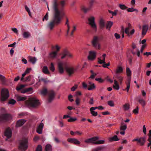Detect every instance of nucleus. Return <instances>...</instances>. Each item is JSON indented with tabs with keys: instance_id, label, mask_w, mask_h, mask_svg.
<instances>
[{
	"instance_id": "f257e3e1",
	"label": "nucleus",
	"mask_w": 151,
	"mask_h": 151,
	"mask_svg": "<svg viewBox=\"0 0 151 151\" xmlns=\"http://www.w3.org/2000/svg\"><path fill=\"white\" fill-rule=\"evenodd\" d=\"M58 0H53L52 9L53 11V15L51 20L56 25L60 24L61 21V12L59 9Z\"/></svg>"
},
{
	"instance_id": "f03ea898",
	"label": "nucleus",
	"mask_w": 151,
	"mask_h": 151,
	"mask_svg": "<svg viewBox=\"0 0 151 151\" xmlns=\"http://www.w3.org/2000/svg\"><path fill=\"white\" fill-rule=\"evenodd\" d=\"M26 106L29 108H35L38 106L40 103L36 97L30 98L25 102Z\"/></svg>"
},
{
	"instance_id": "7ed1b4c3",
	"label": "nucleus",
	"mask_w": 151,
	"mask_h": 151,
	"mask_svg": "<svg viewBox=\"0 0 151 151\" xmlns=\"http://www.w3.org/2000/svg\"><path fill=\"white\" fill-rule=\"evenodd\" d=\"M99 139V137H95L90 138H88L84 140V142L86 143H93L96 144H103L104 143L105 141L104 140H99L96 141Z\"/></svg>"
},
{
	"instance_id": "20e7f679",
	"label": "nucleus",
	"mask_w": 151,
	"mask_h": 151,
	"mask_svg": "<svg viewBox=\"0 0 151 151\" xmlns=\"http://www.w3.org/2000/svg\"><path fill=\"white\" fill-rule=\"evenodd\" d=\"M28 138L23 139L20 142L19 149L21 151H25L27 148Z\"/></svg>"
},
{
	"instance_id": "39448f33",
	"label": "nucleus",
	"mask_w": 151,
	"mask_h": 151,
	"mask_svg": "<svg viewBox=\"0 0 151 151\" xmlns=\"http://www.w3.org/2000/svg\"><path fill=\"white\" fill-rule=\"evenodd\" d=\"M12 119L11 115L9 114H4L0 116V123L8 122Z\"/></svg>"
},
{
	"instance_id": "423d86ee",
	"label": "nucleus",
	"mask_w": 151,
	"mask_h": 151,
	"mask_svg": "<svg viewBox=\"0 0 151 151\" xmlns=\"http://www.w3.org/2000/svg\"><path fill=\"white\" fill-rule=\"evenodd\" d=\"M1 100L4 101L6 100L9 96V93L8 91L6 89H3L1 90Z\"/></svg>"
},
{
	"instance_id": "0eeeda50",
	"label": "nucleus",
	"mask_w": 151,
	"mask_h": 151,
	"mask_svg": "<svg viewBox=\"0 0 151 151\" xmlns=\"http://www.w3.org/2000/svg\"><path fill=\"white\" fill-rule=\"evenodd\" d=\"M89 24L92 29L93 30L95 31L97 30V26L95 22V18L93 16L91 17L88 19Z\"/></svg>"
},
{
	"instance_id": "6e6552de",
	"label": "nucleus",
	"mask_w": 151,
	"mask_h": 151,
	"mask_svg": "<svg viewBox=\"0 0 151 151\" xmlns=\"http://www.w3.org/2000/svg\"><path fill=\"white\" fill-rule=\"evenodd\" d=\"M99 38L97 36L94 37L92 41L93 46L96 48L99 49L100 48L101 46L99 43Z\"/></svg>"
},
{
	"instance_id": "1a4fd4ad",
	"label": "nucleus",
	"mask_w": 151,
	"mask_h": 151,
	"mask_svg": "<svg viewBox=\"0 0 151 151\" xmlns=\"http://www.w3.org/2000/svg\"><path fill=\"white\" fill-rule=\"evenodd\" d=\"M58 71L60 74H63L64 72L65 63L63 62H60L58 63Z\"/></svg>"
},
{
	"instance_id": "9d476101",
	"label": "nucleus",
	"mask_w": 151,
	"mask_h": 151,
	"mask_svg": "<svg viewBox=\"0 0 151 151\" xmlns=\"http://www.w3.org/2000/svg\"><path fill=\"white\" fill-rule=\"evenodd\" d=\"M131 28V25L129 24L128 27L125 28L124 32L129 37H131L132 35L134 33L135 31L134 29H132L129 32Z\"/></svg>"
},
{
	"instance_id": "9b49d317",
	"label": "nucleus",
	"mask_w": 151,
	"mask_h": 151,
	"mask_svg": "<svg viewBox=\"0 0 151 151\" xmlns=\"http://www.w3.org/2000/svg\"><path fill=\"white\" fill-rule=\"evenodd\" d=\"M65 70L69 76H70L74 73L75 71V68L71 66L65 67Z\"/></svg>"
},
{
	"instance_id": "f8f14e48",
	"label": "nucleus",
	"mask_w": 151,
	"mask_h": 151,
	"mask_svg": "<svg viewBox=\"0 0 151 151\" xmlns=\"http://www.w3.org/2000/svg\"><path fill=\"white\" fill-rule=\"evenodd\" d=\"M12 133V130L10 127H8L6 129L4 132V136L7 138L6 139V140H7V139L11 137Z\"/></svg>"
},
{
	"instance_id": "ddd939ff",
	"label": "nucleus",
	"mask_w": 151,
	"mask_h": 151,
	"mask_svg": "<svg viewBox=\"0 0 151 151\" xmlns=\"http://www.w3.org/2000/svg\"><path fill=\"white\" fill-rule=\"evenodd\" d=\"M96 52L94 51H90L88 57V60L91 61L94 60L96 58Z\"/></svg>"
},
{
	"instance_id": "4468645a",
	"label": "nucleus",
	"mask_w": 151,
	"mask_h": 151,
	"mask_svg": "<svg viewBox=\"0 0 151 151\" xmlns=\"http://www.w3.org/2000/svg\"><path fill=\"white\" fill-rule=\"evenodd\" d=\"M56 25L52 20L50 21L46 26L47 29L49 31L53 30L55 26Z\"/></svg>"
},
{
	"instance_id": "2eb2a0df",
	"label": "nucleus",
	"mask_w": 151,
	"mask_h": 151,
	"mask_svg": "<svg viewBox=\"0 0 151 151\" xmlns=\"http://www.w3.org/2000/svg\"><path fill=\"white\" fill-rule=\"evenodd\" d=\"M68 141L70 143H72L76 145H79L80 143V142L78 139L75 138H68L67 139Z\"/></svg>"
},
{
	"instance_id": "dca6fc26",
	"label": "nucleus",
	"mask_w": 151,
	"mask_h": 151,
	"mask_svg": "<svg viewBox=\"0 0 151 151\" xmlns=\"http://www.w3.org/2000/svg\"><path fill=\"white\" fill-rule=\"evenodd\" d=\"M48 101L49 102H51L54 99L55 93L52 91H50L48 92Z\"/></svg>"
},
{
	"instance_id": "f3484780",
	"label": "nucleus",
	"mask_w": 151,
	"mask_h": 151,
	"mask_svg": "<svg viewBox=\"0 0 151 151\" xmlns=\"http://www.w3.org/2000/svg\"><path fill=\"white\" fill-rule=\"evenodd\" d=\"M146 138L145 137H141L139 139L138 138L134 139L132 140V141H138L139 143L141 145H143L145 142Z\"/></svg>"
},
{
	"instance_id": "a211bd4d",
	"label": "nucleus",
	"mask_w": 151,
	"mask_h": 151,
	"mask_svg": "<svg viewBox=\"0 0 151 151\" xmlns=\"http://www.w3.org/2000/svg\"><path fill=\"white\" fill-rule=\"evenodd\" d=\"M106 55L105 54H103L102 56L98 58V62L100 64L105 63V59Z\"/></svg>"
},
{
	"instance_id": "6ab92c4d",
	"label": "nucleus",
	"mask_w": 151,
	"mask_h": 151,
	"mask_svg": "<svg viewBox=\"0 0 151 151\" xmlns=\"http://www.w3.org/2000/svg\"><path fill=\"white\" fill-rule=\"evenodd\" d=\"M43 126V124L42 122L41 123L37 129V133L40 134H42Z\"/></svg>"
},
{
	"instance_id": "aec40b11",
	"label": "nucleus",
	"mask_w": 151,
	"mask_h": 151,
	"mask_svg": "<svg viewBox=\"0 0 151 151\" xmlns=\"http://www.w3.org/2000/svg\"><path fill=\"white\" fill-rule=\"evenodd\" d=\"M26 121L24 119H21L18 120L16 124L17 127H20L23 125L25 122Z\"/></svg>"
},
{
	"instance_id": "412c9836",
	"label": "nucleus",
	"mask_w": 151,
	"mask_h": 151,
	"mask_svg": "<svg viewBox=\"0 0 151 151\" xmlns=\"http://www.w3.org/2000/svg\"><path fill=\"white\" fill-rule=\"evenodd\" d=\"M123 68L122 67L118 66L116 69L114 70V73L116 75H118V74L121 73L123 72Z\"/></svg>"
},
{
	"instance_id": "4be33fe9",
	"label": "nucleus",
	"mask_w": 151,
	"mask_h": 151,
	"mask_svg": "<svg viewBox=\"0 0 151 151\" xmlns=\"http://www.w3.org/2000/svg\"><path fill=\"white\" fill-rule=\"evenodd\" d=\"M99 25L101 29H103L105 26V22L104 20L102 19H100L99 21Z\"/></svg>"
},
{
	"instance_id": "5701e85b",
	"label": "nucleus",
	"mask_w": 151,
	"mask_h": 151,
	"mask_svg": "<svg viewBox=\"0 0 151 151\" xmlns=\"http://www.w3.org/2000/svg\"><path fill=\"white\" fill-rule=\"evenodd\" d=\"M148 29V27L147 25H144L142 26V35H145Z\"/></svg>"
},
{
	"instance_id": "b1692460",
	"label": "nucleus",
	"mask_w": 151,
	"mask_h": 151,
	"mask_svg": "<svg viewBox=\"0 0 151 151\" xmlns=\"http://www.w3.org/2000/svg\"><path fill=\"white\" fill-rule=\"evenodd\" d=\"M58 53L57 51H52L49 54V57L50 58L54 59L56 58L57 56Z\"/></svg>"
},
{
	"instance_id": "393cba45",
	"label": "nucleus",
	"mask_w": 151,
	"mask_h": 151,
	"mask_svg": "<svg viewBox=\"0 0 151 151\" xmlns=\"http://www.w3.org/2000/svg\"><path fill=\"white\" fill-rule=\"evenodd\" d=\"M42 72L45 74H50V73L48 67L46 66H44L42 68Z\"/></svg>"
},
{
	"instance_id": "a878e982",
	"label": "nucleus",
	"mask_w": 151,
	"mask_h": 151,
	"mask_svg": "<svg viewBox=\"0 0 151 151\" xmlns=\"http://www.w3.org/2000/svg\"><path fill=\"white\" fill-rule=\"evenodd\" d=\"M114 84L113 85V88L116 90H119L120 87L118 81L115 79L114 80Z\"/></svg>"
},
{
	"instance_id": "bb28decb",
	"label": "nucleus",
	"mask_w": 151,
	"mask_h": 151,
	"mask_svg": "<svg viewBox=\"0 0 151 151\" xmlns=\"http://www.w3.org/2000/svg\"><path fill=\"white\" fill-rule=\"evenodd\" d=\"M108 140L109 142H111L113 141H117L119 140V139L118 138L117 136L115 135L112 137H109L108 138Z\"/></svg>"
},
{
	"instance_id": "cd10ccee",
	"label": "nucleus",
	"mask_w": 151,
	"mask_h": 151,
	"mask_svg": "<svg viewBox=\"0 0 151 151\" xmlns=\"http://www.w3.org/2000/svg\"><path fill=\"white\" fill-rule=\"evenodd\" d=\"M88 86L89 87L88 88V90H92L95 89L96 88V86L94 84L90 82H89Z\"/></svg>"
},
{
	"instance_id": "c85d7f7f",
	"label": "nucleus",
	"mask_w": 151,
	"mask_h": 151,
	"mask_svg": "<svg viewBox=\"0 0 151 151\" xmlns=\"http://www.w3.org/2000/svg\"><path fill=\"white\" fill-rule=\"evenodd\" d=\"M26 99V97L25 96H17V101H23Z\"/></svg>"
},
{
	"instance_id": "c756f323",
	"label": "nucleus",
	"mask_w": 151,
	"mask_h": 151,
	"mask_svg": "<svg viewBox=\"0 0 151 151\" xmlns=\"http://www.w3.org/2000/svg\"><path fill=\"white\" fill-rule=\"evenodd\" d=\"M37 60V59L35 57H29V61L31 62L33 64H34L35 63Z\"/></svg>"
},
{
	"instance_id": "7c9ffc66",
	"label": "nucleus",
	"mask_w": 151,
	"mask_h": 151,
	"mask_svg": "<svg viewBox=\"0 0 151 151\" xmlns=\"http://www.w3.org/2000/svg\"><path fill=\"white\" fill-rule=\"evenodd\" d=\"M123 108L124 111L128 110L130 108V104L129 103H126L123 106Z\"/></svg>"
},
{
	"instance_id": "2f4dec72",
	"label": "nucleus",
	"mask_w": 151,
	"mask_h": 151,
	"mask_svg": "<svg viewBox=\"0 0 151 151\" xmlns=\"http://www.w3.org/2000/svg\"><path fill=\"white\" fill-rule=\"evenodd\" d=\"M116 77L118 79V81L120 82V84L122 83V81L124 77L121 76L119 75H115Z\"/></svg>"
},
{
	"instance_id": "473e14b6",
	"label": "nucleus",
	"mask_w": 151,
	"mask_h": 151,
	"mask_svg": "<svg viewBox=\"0 0 151 151\" xmlns=\"http://www.w3.org/2000/svg\"><path fill=\"white\" fill-rule=\"evenodd\" d=\"M30 35V33L28 32H25L23 34V37L24 38H29Z\"/></svg>"
},
{
	"instance_id": "72a5a7b5",
	"label": "nucleus",
	"mask_w": 151,
	"mask_h": 151,
	"mask_svg": "<svg viewBox=\"0 0 151 151\" xmlns=\"http://www.w3.org/2000/svg\"><path fill=\"white\" fill-rule=\"evenodd\" d=\"M113 22H109L106 24V28L107 29L110 30V28L113 24Z\"/></svg>"
},
{
	"instance_id": "f704fd0d",
	"label": "nucleus",
	"mask_w": 151,
	"mask_h": 151,
	"mask_svg": "<svg viewBox=\"0 0 151 151\" xmlns=\"http://www.w3.org/2000/svg\"><path fill=\"white\" fill-rule=\"evenodd\" d=\"M66 0H61L60 2V4L61 7L62 8H64L66 4Z\"/></svg>"
},
{
	"instance_id": "c9c22d12",
	"label": "nucleus",
	"mask_w": 151,
	"mask_h": 151,
	"mask_svg": "<svg viewBox=\"0 0 151 151\" xmlns=\"http://www.w3.org/2000/svg\"><path fill=\"white\" fill-rule=\"evenodd\" d=\"M138 101L143 107H145L146 104L145 100L143 99H141L139 100Z\"/></svg>"
},
{
	"instance_id": "e433bc0d",
	"label": "nucleus",
	"mask_w": 151,
	"mask_h": 151,
	"mask_svg": "<svg viewBox=\"0 0 151 151\" xmlns=\"http://www.w3.org/2000/svg\"><path fill=\"white\" fill-rule=\"evenodd\" d=\"M119 7L122 10H125L127 8V7L123 4H119L118 5Z\"/></svg>"
},
{
	"instance_id": "4c0bfd02",
	"label": "nucleus",
	"mask_w": 151,
	"mask_h": 151,
	"mask_svg": "<svg viewBox=\"0 0 151 151\" xmlns=\"http://www.w3.org/2000/svg\"><path fill=\"white\" fill-rule=\"evenodd\" d=\"M127 128V125L126 124H123L120 126V130L122 131H125Z\"/></svg>"
},
{
	"instance_id": "58836bf2",
	"label": "nucleus",
	"mask_w": 151,
	"mask_h": 151,
	"mask_svg": "<svg viewBox=\"0 0 151 151\" xmlns=\"http://www.w3.org/2000/svg\"><path fill=\"white\" fill-rule=\"evenodd\" d=\"M45 150L46 151H51V145L49 144L47 145L45 147Z\"/></svg>"
},
{
	"instance_id": "ea45409f",
	"label": "nucleus",
	"mask_w": 151,
	"mask_h": 151,
	"mask_svg": "<svg viewBox=\"0 0 151 151\" xmlns=\"http://www.w3.org/2000/svg\"><path fill=\"white\" fill-rule=\"evenodd\" d=\"M126 73L128 77H131L132 75V71L128 68H127L126 69Z\"/></svg>"
},
{
	"instance_id": "a19ab883",
	"label": "nucleus",
	"mask_w": 151,
	"mask_h": 151,
	"mask_svg": "<svg viewBox=\"0 0 151 151\" xmlns=\"http://www.w3.org/2000/svg\"><path fill=\"white\" fill-rule=\"evenodd\" d=\"M90 111L91 112V114L93 116H96L98 115V113L97 112L94 111V110H91L90 109Z\"/></svg>"
},
{
	"instance_id": "79ce46f5",
	"label": "nucleus",
	"mask_w": 151,
	"mask_h": 151,
	"mask_svg": "<svg viewBox=\"0 0 151 151\" xmlns=\"http://www.w3.org/2000/svg\"><path fill=\"white\" fill-rule=\"evenodd\" d=\"M65 55H66V56H67L68 58H71L73 57V55L72 54L70 53L67 50H65Z\"/></svg>"
},
{
	"instance_id": "37998d69",
	"label": "nucleus",
	"mask_w": 151,
	"mask_h": 151,
	"mask_svg": "<svg viewBox=\"0 0 151 151\" xmlns=\"http://www.w3.org/2000/svg\"><path fill=\"white\" fill-rule=\"evenodd\" d=\"M91 7L89 6L88 8H86L85 7H83L82 8V10L85 13L87 12L88 11L90 10Z\"/></svg>"
},
{
	"instance_id": "c03bdc74",
	"label": "nucleus",
	"mask_w": 151,
	"mask_h": 151,
	"mask_svg": "<svg viewBox=\"0 0 151 151\" xmlns=\"http://www.w3.org/2000/svg\"><path fill=\"white\" fill-rule=\"evenodd\" d=\"M49 17V13L48 12H47L45 15L44 16L43 18L42 19L43 21H47Z\"/></svg>"
},
{
	"instance_id": "a18cd8bd",
	"label": "nucleus",
	"mask_w": 151,
	"mask_h": 151,
	"mask_svg": "<svg viewBox=\"0 0 151 151\" xmlns=\"http://www.w3.org/2000/svg\"><path fill=\"white\" fill-rule=\"evenodd\" d=\"M0 80L3 83H5L6 82V80L5 77L1 75H0Z\"/></svg>"
},
{
	"instance_id": "49530a36",
	"label": "nucleus",
	"mask_w": 151,
	"mask_h": 151,
	"mask_svg": "<svg viewBox=\"0 0 151 151\" xmlns=\"http://www.w3.org/2000/svg\"><path fill=\"white\" fill-rule=\"evenodd\" d=\"M60 46L57 44L56 45L53 47V48L56 50V51H57V53L60 50Z\"/></svg>"
},
{
	"instance_id": "de8ad7c7",
	"label": "nucleus",
	"mask_w": 151,
	"mask_h": 151,
	"mask_svg": "<svg viewBox=\"0 0 151 151\" xmlns=\"http://www.w3.org/2000/svg\"><path fill=\"white\" fill-rule=\"evenodd\" d=\"M118 12V10H116L114 12H112L110 10H109V12L110 14H111L113 16L116 15Z\"/></svg>"
},
{
	"instance_id": "09e8293b",
	"label": "nucleus",
	"mask_w": 151,
	"mask_h": 151,
	"mask_svg": "<svg viewBox=\"0 0 151 151\" xmlns=\"http://www.w3.org/2000/svg\"><path fill=\"white\" fill-rule=\"evenodd\" d=\"M76 120L77 118L76 117H70L69 119H68V121L69 122H73Z\"/></svg>"
},
{
	"instance_id": "8fccbe9b",
	"label": "nucleus",
	"mask_w": 151,
	"mask_h": 151,
	"mask_svg": "<svg viewBox=\"0 0 151 151\" xmlns=\"http://www.w3.org/2000/svg\"><path fill=\"white\" fill-rule=\"evenodd\" d=\"M50 69L52 72H54L55 70V68L53 63H51L50 66Z\"/></svg>"
},
{
	"instance_id": "3c124183",
	"label": "nucleus",
	"mask_w": 151,
	"mask_h": 151,
	"mask_svg": "<svg viewBox=\"0 0 151 151\" xmlns=\"http://www.w3.org/2000/svg\"><path fill=\"white\" fill-rule=\"evenodd\" d=\"M47 92V89L45 88L41 91L40 93L42 95H45L46 94Z\"/></svg>"
},
{
	"instance_id": "603ef678",
	"label": "nucleus",
	"mask_w": 151,
	"mask_h": 151,
	"mask_svg": "<svg viewBox=\"0 0 151 151\" xmlns=\"http://www.w3.org/2000/svg\"><path fill=\"white\" fill-rule=\"evenodd\" d=\"M26 10V11L28 13L29 16H31V13L30 11V10L28 8V7L26 6H24Z\"/></svg>"
},
{
	"instance_id": "864d4df0",
	"label": "nucleus",
	"mask_w": 151,
	"mask_h": 151,
	"mask_svg": "<svg viewBox=\"0 0 151 151\" xmlns=\"http://www.w3.org/2000/svg\"><path fill=\"white\" fill-rule=\"evenodd\" d=\"M139 108L138 106H137L136 108L134 109L133 111V112L135 114H137L139 112Z\"/></svg>"
},
{
	"instance_id": "5fc2aeb1",
	"label": "nucleus",
	"mask_w": 151,
	"mask_h": 151,
	"mask_svg": "<svg viewBox=\"0 0 151 151\" xmlns=\"http://www.w3.org/2000/svg\"><path fill=\"white\" fill-rule=\"evenodd\" d=\"M108 104L111 107H113L114 105V102L112 101H109L108 102Z\"/></svg>"
},
{
	"instance_id": "6e6d98bb",
	"label": "nucleus",
	"mask_w": 151,
	"mask_h": 151,
	"mask_svg": "<svg viewBox=\"0 0 151 151\" xmlns=\"http://www.w3.org/2000/svg\"><path fill=\"white\" fill-rule=\"evenodd\" d=\"M80 99L78 97L76 98L75 102L76 105L77 106H78L80 104Z\"/></svg>"
},
{
	"instance_id": "4d7b16f0",
	"label": "nucleus",
	"mask_w": 151,
	"mask_h": 151,
	"mask_svg": "<svg viewBox=\"0 0 151 151\" xmlns=\"http://www.w3.org/2000/svg\"><path fill=\"white\" fill-rule=\"evenodd\" d=\"M16 101L14 99H12L9 101L8 104H9L13 105L16 103Z\"/></svg>"
},
{
	"instance_id": "13d9d810",
	"label": "nucleus",
	"mask_w": 151,
	"mask_h": 151,
	"mask_svg": "<svg viewBox=\"0 0 151 151\" xmlns=\"http://www.w3.org/2000/svg\"><path fill=\"white\" fill-rule=\"evenodd\" d=\"M127 11L128 12H133L135 11H137V9H134L133 8H129L127 9Z\"/></svg>"
},
{
	"instance_id": "bf43d9fd",
	"label": "nucleus",
	"mask_w": 151,
	"mask_h": 151,
	"mask_svg": "<svg viewBox=\"0 0 151 151\" xmlns=\"http://www.w3.org/2000/svg\"><path fill=\"white\" fill-rule=\"evenodd\" d=\"M103 148L102 147H99L93 150V151H99L101 150Z\"/></svg>"
},
{
	"instance_id": "052dcab7",
	"label": "nucleus",
	"mask_w": 151,
	"mask_h": 151,
	"mask_svg": "<svg viewBox=\"0 0 151 151\" xmlns=\"http://www.w3.org/2000/svg\"><path fill=\"white\" fill-rule=\"evenodd\" d=\"M36 151H42V148L40 145H38Z\"/></svg>"
},
{
	"instance_id": "680f3d73",
	"label": "nucleus",
	"mask_w": 151,
	"mask_h": 151,
	"mask_svg": "<svg viewBox=\"0 0 151 151\" xmlns=\"http://www.w3.org/2000/svg\"><path fill=\"white\" fill-rule=\"evenodd\" d=\"M73 30L72 31V32L70 34H71V35H73L74 32L76 29V26L75 25L73 24Z\"/></svg>"
},
{
	"instance_id": "e2e57ef3",
	"label": "nucleus",
	"mask_w": 151,
	"mask_h": 151,
	"mask_svg": "<svg viewBox=\"0 0 151 151\" xmlns=\"http://www.w3.org/2000/svg\"><path fill=\"white\" fill-rule=\"evenodd\" d=\"M95 80L98 81L99 83H102L104 81V80L101 78H96Z\"/></svg>"
},
{
	"instance_id": "0e129e2a",
	"label": "nucleus",
	"mask_w": 151,
	"mask_h": 151,
	"mask_svg": "<svg viewBox=\"0 0 151 151\" xmlns=\"http://www.w3.org/2000/svg\"><path fill=\"white\" fill-rule=\"evenodd\" d=\"M24 85H22L20 86L19 87H17L16 88V89L17 91H19L20 90H21L22 89L23 87H24Z\"/></svg>"
},
{
	"instance_id": "69168bd1",
	"label": "nucleus",
	"mask_w": 151,
	"mask_h": 151,
	"mask_svg": "<svg viewBox=\"0 0 151 151\" xmlns=\"http://www.w3.org/2000/svg\"><path fill=\"white\" fill-rule=\"evenodd\" d=\"M24 85H22L20 86L19 87H17L16 88V89L17 91H19L20 90H21L22 89L23 87H24Z\"/></svg>"
},
{
	"instance_id": "338daca9",
	"label": "nucleus",
	"mask_w": 151,
	"mask_h": 151,
	"mask_svg": "<svg viewBox=\"0 0 151 151\" xmlns=\"http://www.w3.org/2000/svg\"><path fill=\"white\" fill-rule=\"evenodd\" d=\"M114 36L116 39L117 40L119 39L120 37V35L117 33H115Z\"/></svg>"
},
{
	"instance_id": "774afa93",
	"label": "nucleus",
	"mask_w": 151,
	"mask_h": 151,
	"mask_svg": "<svg viewBox=\"0 0 151 151\" xmlns=\"http://www.w3.org/2000/svg\"><path fill=\"white\" fill-rule=\"evenodd\" d=\"M77 87L78 85L76 84L74 86L72 87L71 88V91H74Z\"/></svg>"
}]
</instances>
